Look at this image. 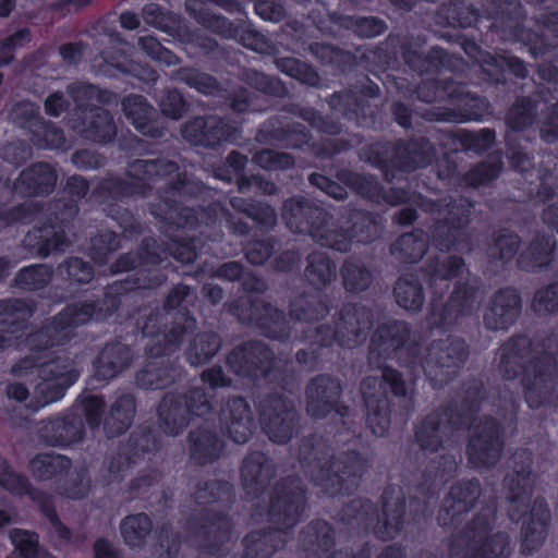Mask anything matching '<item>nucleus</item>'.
<instances>
[{"mask_svg": "<svg viewBox=\"0 0 558 558\" xmlns=\"http://www.w3.org/2000/svg\"><path fill=\"white\" fill-rule=\"evenodd\" d=\"M223 268L226 271L229 269L232 270V278H235L240 272V268L238 267L236 264H228V265H225Z\"/></svg>", "mask_w": 558, "mask_h": 558, "instance_id": "a18cd8bd", "label": "nucleus"}, {"mask_svg": "<svg viewBox=\"0 0 558 558\" xmlns=\"http://www.w3.org/2000/svg\"><path fill=\"white\" fill-rule=\"evenodd\" d=\"M125 114L132 120L137 129H143L146 120L151 114V108L145 102L142 96H129L123 101Z\"/></svg>", "mask_w": 558, "mask_h": 558, "instance_id": "9b49d317", "label": "nucleus"}, {"mask_svg": "<svg viewBox=\"0 0 558 558\" xmlns=\"http://www.w3.org/2000/svg\"><path fill=\"white\" fill-rule=\"evenodd\" d=\"M293 420H294V413H292V412L287 413L286 417L282 418L280 422L279 433L276 430L275 426H271L268 429L270 439H272L275 442L287 441L292 435Z\"/></svg>", "mask_w": 558, "mask_h": 558, "instance_id": "6ab92c4d", "label": "nucleus"}, {"mask_svg": "<svg viewBox=\"0 0 558 558\" xmlns=\"http://www.w3.org/2000/svg\"><path fill=\"white\" fill-rule=\"evenodd\" d=\"M545 220H546V222L550 223L555 228H558V222H555L554 220H550V218L548 217V214H545Z\"/></svg>", "mask_w": 558, "mask_h": 558, "instance_id": "864d4df0", "label": "nucleus"}, {"mask_svg": "<svg viewBox=\"0 0 558 558\" xmlns=\"http://www.w3.org/2000/svg\"><path fill=\"white\" fill-rule=\"evenodd\" d=\"M143 46L146 48L148 47L150 51L148 52L149 56L153 58H159L160 57V46L157 41H155L153 38H147L143 40Z\"/></svg>", "mask_w": 558, "mask_h": 558, "instance_id": "ea45409f", "label": "nucleus"}, {"mask_svg": "<svg viewBox=\"0 0 558 558\" xmlns=\"http://www.w3.org/2000/svg\"><path fill=\"white\" fill-rule=\"evenodd\" d=\"M248 468H250V463H248V461H246L244 464L243 471H242L243 475H246V473L248 472Z\"/></svg>", "mask_w": 558, "mask_h": 558, "instance_id": "4d7b16f0", "label": "nucleus"}, {"mask_svg": "<svg viewBox=\"0 0 558 558\" xmlns=\"http://www.w3.org/2000/svg\"><path fill=\"white\" fill-rule=\"evenodd\" d=\"M170 97L174 101L175 106L173 108H169L166 104H162L161 108L166 114L177 119L181 116L183 104L181 97L178 94H171Z\"/></svg>", "mask_w": 558, "mask_h": 558, "instance_id": "2f4dec72", "label": "nucleus"}, {"mask_svg": "<svg viewBox=\"0 0 558 558\" xmlns=\"http://www.w3.org/2000/svg\"><path fill=\"white\" fill-rule=\"evenodd\" d=\"M392 330H393V333L391 335V339L387 340V344H388V347H390L393 343H396V345L399 347L401 341L403 340V336H399V333L400 332L407 333L408 332L407 327L404 324L398 323L392 326Z\"/></svg>", "mask_w": 558, "mask_h": 558, "instance_id": "f704fd0d", "label": "nucleus"}, {"mask_svg": "<svg viewBox=\"0 0 558 558\" xmlns=\"http://www.w3.org/2000/svg\"><path fill=\"white\" fill-rule=\"evenodd\" d=\"M8 397L17 401H24L27 396V389L21 384H12L7 389Z\"/></svg>", "mask_w": 558, "mask_h": 558, "instance_id": "473e14b6", "label": "nucleus"}, {"mask_svg": "<svg viewBox=\"0 0 558 558\" xmlns=\"http://www.w3.org/2000/svg\"><path fill=\"white\" fill-rule=\"evenodd\" d=\"M13 9L12 0H0V17L7 16Z\"/></svg>", "mask_w": 558, "mask_h": 558, "instance_id": "a19ab883", "label": "nucleus"}, {"mask_svg": "<svg viewBox=\"0 0 558 558\" xmlns=\"http://www.w3.org/2000/svg\"><path fill=\"white\" fill-rule=\"evenodd\" d=\"M62 532H63V536H65L68 533H66V530L65 529H62Z\"/></svg>", "mask_w": 558, "mask_h": 558, "instance_id": "e2e57ef3", "label": "nucleus"}, {"mask_svg": "<svg viewBox=\"0 0 558 558\" xmlns=\"http://www.w3.org/2000/svg\"><path fill=\"white\" fill-rule=\"evenodd\" d=\"M4 345V340L0 341V347Z\"/></svg>", "mask_w": 558, "mask_h": 558, "instance_id": "0e129e2a", "label": "nucleus"}, {"mask_svg": "<svg viewBox=\"0 0 558 558\" xmlns=\"http://www.w3.org/2000/svg\"><path fill=\"white\" fill-rule=\"evenodd\" d=\"M13 371L19 375L37 374L39 381L35 385L37 403L32 405L34 409L59 401L78 378V372L69 359L53 360L49 352L23 360Z\"/></svg>", "mask_w": 558, "mask_h": 558, "instance_id": "f257e3e1", "label": "nucleus"}, {"mask_svg": "<svg viewBox=\"0 0 558 558\" xmlns=\"http://www.w3.org/2000/svg\"><path fill=\"white\" fill-rule=\"evenodd\" d=\"M3 276V265L2 263L0 262V278Z\"/></svg>", "mask_w": 558, "mask_h": 558, "instance_id": "052dcab7", "label": "nucleus"}, {"mask_svg": "<svg viewBox=\"0 0 558 558\" xmlns=\"http://www.w3.org/2000/svg\"><path fill=\"white\" fill-rule=\"evenodd\" d=\"M247 258H248L252 263H255V264H257V263H260V262H262V259L256 258V257L253 255V253H252V252H248V253H247Z\"/></svg>", "mask_w": 558, "mask_h": 558, "instance_id": "3c124183", "label": "nucleus"}, {"mask_svg": "<svg viewBox=\"0 0 558 558\" xmlns=\"http://www.w3.org/2000/svg\"><path fill=\"white\" fill-rule=\"evenodd\" d=\"M87 487H88V485L84 484L82 486V488H80L78 490L70 489V490L66 492V494L71 498H80V497H82L85 494V492L87 490Z\"/></svg>", "mask_w": 558, "mask_h": 558, "instance_id": "37998d69", "label": "nucleus"}, {"mask_svg": "<svg viewBox=\"0 0 558 558\" xmlns=\"http://www.w3.org/2000/svg\"><path fill=\"white\" fill-rule=\"evenodd\" d=\"M462 272V263L460 259L458 258H453L452 260H450V264H449V267L448 269L445 270H437L433 278H432V283H436V281L438 279L440 280H446L447 277H454V276H458L459 274Z\"/></svg>", "mask_w": 558, "mask_h": 558, "instance_id": "cd10ccee", "label": "nucleus"}, {"mask_svg": "<svg viewBox=\"0 0 558 558\" xmlns=\"http://www.w3.org/2000/svg\"><path fill=\"white\" fill-rule=\"evenodd\" d=\"M0 485L4 486L7 489L22 495L28 492L26 481L14 473L7 465L5 461L0 457Z\"/></svg>", "mask_w": 558, "mask_h": 558, "instance_id": "dca6fc26", "label": "nucleus"}, {"mask_svg": "<svg viewBox=\"0 0 558 558\" xmlns=\"http://www.w3.org/2000/svg\"><path fill=\"white\" fill-rule=\"evenodd\" d=\"M415 219V214L412 209H405L400 217L402 223H410Z\"/></svg>", "mask_w": 558, "mask_h": 558, "instance_id": "79ce46f5", "label": "nucleus"}, {"mask_svg": "<svg viewBox=\"0 0 558 558\" xmlns=\"http://www.w3.org/2000/svg\"><path fill=\"white\" fill-rule=\"evenodd\" d=\"M96 129H99V125H95ZM112 125H111V120L109 119L108 114L105 116L104 118V131L102 133L100 134V131L97 130L96 133H97V137L101 141L106 140V136L107 135H110L112 133Z\"/></svg>", "mask_w": 558, "mask_h": 558, "instance_id": "58836bf2", "label": "nucleus"}, {"mask_svg": "<svg viewBox=\"0 0 558 558\" xmlns=\"http://www.w3.org/2000/svg\"><path fill=\"white\" fill-rule=\"evenodd\" d=\"M203 379L211 386H219L223 384L222 373L220 369H210L205 372L203 374Z\"/></svg>", "mask_w": 558, "mask_h": 558, "instance_id": "c9c22d12", "label": "nucleus"}, {"mask_svg": "<svg viewBox=\"0 0 558 558\" xmlns=\"http://www.w3.org/2000/svg\"><path fill=\"white\" fill-rule=\"evenodd\" d=\"M329 189L330 190H328L327 193L331 194L333 197H337V198L342 197V192L340 191V189L338 186L330 185Z\"/></svg>", "mask_w": 558, "mask_h": 558, "instance_id": "49530a36", "label": "nucleus"}, {"mask_svg": "<svg viewBox=\"0 0 558 558\" xmlns=\"http://www.w3.org/2000/svg\"><path fill=\"white\" fill-rule=\"evenodd\" d=\"M191 411L194 412L195 414H203V412L198 408H195L194 405H192Z\"/></svg>", "mask_w": 558, "mask_h": 558, "instance_id": "13d9d810", "label": "nucleus"}, {"mask_svg": "<svg viewBox=\"0 0 558 558\" xmlns=\"http://www.w3.org/2000/svg\"><path fill=\"white\" fill-rule=\"evenodd\" d=\"M95 558H117L114 547L105 539H98L95 544Z\"/></svg>", "mask_w": 558, "mask_h": 558, "instance_id": "c756f323", "label": "nucleus"}, {"mask_svg": "<svg viewBox=\"0 0 558 558\" xmlns=\"http://www.w3.org/2000/svg\"><path fill=\"white\" fill-rule=\"evenodd\" d=\"M64 107L62 96L53 94L46 99L45 108L46 111L51 116H58Z\"/></svg>", "mask_w": 558, "mask_h": 558, "instance_id": "7c9ffc66", "label": "nucleus"}, {"mask_svg": "<svg viewBox=\"0 0 558 558\" xmlns=\"http://www.w3.org/2000/svg\"><path fill=\"white\" fill-rule=\"evenodd\" d=\"M401 244L404 245V246L415 245V247L417 248V253L411 254L412 258L420 257L424 253V251H425L424 242L423 241H415L414 236L411 235V234L403 235L401 238Z\"/></svg>", "mask_w": 558, "mask_h": 558, "instance_id": "72a5a7b5", "label": "nucleus"}, {"mask_svg": "<svg viewBox=\"0 0 558 558\" xmlns=\"http://www.w3.org/2000/svg\"><path fill=\"white\" fill-rule=\"evenodd\" d=\"M56 182V174L50 166L39 163L24 171L17 181V187L26 185L29 193L48 192Z\"/></svg>", "mask_w": 558, "mask_h": 558, "instance_id": "423d86ee", "label": "nucleus"}, {"mask_svg": "<svg viewBox=\"0 0 558 558\" xmlns=\"http://www.w3.org/2000/svg\"><path fill=\"white\" fill-rule=\"evenodd\" d=\"M337 250L339 251H342V250H347V245L345 244H340V243H335L332 244Z\"/></svg>", "mask_w": 558, "mask_h": 558, "instance_id": "6e6d98bb", "label": "nucleus"}, {"mask_svg": "<svg viewBox=\"0 0 558 558\" xmlns=\"http://www.w3.org/2000/svg\"><path fill=\"white\" fill-rule=\"evenodd\" d=\"M468 454L475 468L494 464L500 456V442L496 432L489 427L477 437H473L468 447Z\"/></svg>", "mask_w": 558, "mask_h": 558, "instance_id": "20e7f679", "label": "nucleus"}, {"mask_svg": "<svg viewBox=\"0 0 558 558\" xmlns=\"http://www.w3.org/2000/svg\"><path fill=\"white\" fill-rule=\"evenodd\" d=\"M10 538L15 550L23 558H36L39 555L37 537L34 534L23 530H14L11 532Z\"/></svg>", "mask_w": 558, "mask_h": 558, "instance_id": "ddd939ff", "label": "nucleus"}, {"mask_svg": "<svg viewBox=\"0 0 558 558\" xmlns=\"http://www.w3.org/2000/svg\"><path fill=\"white\" fill-rule=\"evenodd\" d=\"M337 390L338 385L325 378L317 379L315 383H313L308 390L311 399L308 402V412L314 416L323 415L324 412L318 411L315 399H317V402L320 401V399L326 402L332 393H337Z\"/></svg>", "mask_w": 558, "mask_h": 558, "instance_id": "f8f14e48", "label": "nucleus"}, {"mask_svg": "<svg viewBox=\"0 0 558 558\" xmlns=\"http://www.w3.org/2000/svg\"><path fill=\"white\" fill-rule=\"evenodd\" d=\"M536 264H537V265H542V264H544V260H543V259H541V258H536Z\"/></svg>", "mask_w": 558, "mask_h": 558, "instance_id": "680f3d73", "label": "nucleus"}, {"mask_svg": "<svg viewBox=\"0 0 558 558\" xmlns=\"http://www.w3.org/2000/svg\"><path fill=\"white\" fill-rule=\"evenodd\" d=\"M147 376H148V373H146V372L140 374L137 377L138 383L141 385L149 387V388H162L163 386H166V383H162L161 380H158L155 383L154 380L147 379L146 378Z\"/></svg>", "mask_w": 558, "mask_h": 558, "instance_id": "4c0bfd02", "label": "nucleus"}, {"mask_svg": "<svg viewBox=\"0 0 558 558\" xmlns=\"http://www.w3.org/2000/svg\"><path fill=\"white\" fill-rule=\"evenodd\" d=\"M158 412L165 424L166 433L177 434L186 424L185 410L177 401L163 400L159 405Z\"/></svg>", "mask_w": 558, "mask_h": 558, "instance_id": "1a4fd4ad", "label": "nucleus"}, {"mask_svg": "<svg viewBox=\"0 0 558 558\" xmlns=\"http://www.w3.org/2000/svg\"><path fill=\"white\" fill-rule=\"evenodd\" d=\"M68 272L75 281L78 282H87L93 276L90 266L78 258L70 260Z\"/></svg>", "mask_w": 558, "mask_h": 558, "instance_id": "4be33fe9", "label": "nucleus"}, {"mask_svg": "<svg viewBox=\"0 0 558 558\" xmlns=\"http://www.w3.org/2000/svg\"><path fill=\"white\" fill-rule=\"evenodd\" d=\"M384 31V24L375 19H364L359 26V33L362 36L374 37Z\"/></svg>", "mask_w": 558, "mask_h": 558, "instance_id": "bb28decb", "label": "nucleus"}, {"mask_svg": "<svg viewBox=\"0 0 558 558\" xmlns=\"http://www.w3.org/2000/svg\"><path fill=\"white\" fill-rule=\"evenodd\" d=\"M121 25L128 29H134L138 26L140 21L137 16L131 12H124L120 16Z\"/></svg>", "mask_w": 558, "mask_h": 558, "instance_id": "e433bc0d", "label": "nucleus"}, {"mask_svg": "<svg viewBox=\"0 0 558 558\" xmlns=\"http://www.w3.org/2000/svg\"><path fill=\"white\" fill-rule=\"evenodd\" d=\"M86 317H80V316H76L75 318H73L72 323L73 324H81V323H84L86 322Z\"/></svg>", "mask_w": 558, "mask_h": 558, "instance_id": "603ef678", "label": "nucleus"}, {"mask_svg": "<svg viewBox=\"0 0 558 558\" xmlns=\"http://www.w3.org/2000/svg\"><path fill=\"white\" fill-rule=\"evenodd\" d=\"M416 440L423 449L435 450L440 445L439 429L436 427V418L429 417L416 429Z\"/></svg>", "mask_w": 558, "mask_h": 558, "instance_id": "4468645a", "label": "nucleus"}, {"mask_svg": "<svg viewBox=\"0 0 558 558\" xmlns=\"http://www.w3.org/2000/svg\"><path fill=\"white\" fill-rule=\"evenodd\" d=\"M69 465L70 462L68 459L53 454L38 456L31 462L32 472L43 480L66 470Z\"/></svg>", "mask_w": 558, "mask_h": 558, "instance_id": "9d476101", "label": "nucleus"}, {"mask_svg": "<svg viewBox=\"0 0 558 558\" xmlns=\"http://www.w3.org/2000/svg\"><path fill=\"white\" fill-rule=\"evenodd\" d=\"M213 296L215 300H218L221 298V291L219 289H215L213 292Z\"/></svg>", "mask_w": 558, "mask_h": 558, "instance_id": "5fc2aeb1", "label": "nucleus"}, {"mask_svg": "<svg viewBox=\"0 0 558 558\" xmlns=\"http://www.w3.org/2000/svg\"><path fill=\"white\" fill-rule=\"evenodd\" d=\"M257 162L263 167L272 168L280 167L286 168L292 163L291 158L286 154H275L272 151H263L257 156Z\"/></svg>", "mask_w": 558, "mask_h": 558, "instance_id": "aec40b11", "label": "nucleus"}, {"mask_svg": "<svg viewBox=\"0 0 558 558\" xmlns=\"http://www.w3.org/2000/svg\"><path fill=\"white\" fill-rule=\"evenodd\" d=\"M122 351L123 350L120 347L105 349L98 360L97 375L106 379L114 376L120 369H122L124 364L120 361V359L117 361H111L113 355H120Z\"/></svg>", "mask_w": 558, "mask_h": 558, "instance_id": "2eb2a0df", "label": "nucleus"}, {"mask_svg": "<svg viewBox=\"0 0 558 558\" xmlns=\"http://www.w3.org/2000/svg\"><path fill=\"white\" fill-rule=\"evenodd\" d=\"M384 385L389 386L391 391L397 396H401L405 392L403 381L399 374L390 368L381 371L380 380L378 378H368L362 384V392L368 411L367 422L372 432L377 436H383L388 430V401L381 397L375 399V392H372V390L376 388H378V391L383 390Z\"/></svg>", "mask_w": 558, "mask_h": 558, "instance_id": "f03ea898", "label": "nucleus"}, {"mask_svg": "<svg viewBox=\"0 0 558 558\" xmlns=\"http://www.w3.org/2000/svg\"><path fill=\"white\" fill-rule=\"evenodd\" d=\"M395 295L397 303L407 311H418L423 304L421 288L408 278H402L398 281Z\"/></svg>", "mask_w": 558, "mask_h": 558, "instance_id": "6e6552de", "label": "nucleus"}, {"mask_svg": "<svg viewBox=\"0 0 558 558\" xmlns=\"http://www.w3.org/2000/svg\"><path fill=\"white\" fill-rule=\"evenodd\" d=\"M478 493L477 483H468L463 486L454 487L450 494L453 498L458 499L459 505H469L478 496Z\"/></svg>", "mask_w": 558, "mask_h": 558, "instance_id": "5701e85b", "label": "nucleus"}, {"mask_svg": "<svg viewBox=\"0 0 558 558\" xmlns=\"http://www.w3.org/2000/svg\"><path fill=\"white\" fill-rule=\"evenodd\" d=\"M519 312V298L512 290L498 293L485 312L484 320L488 328L504 329L514 319Z\"/></svg>", "mask_w": 558, "mask_h": 558, "instance_id": "7ed1b4c3", "label": "nucleus"}, {"mask_svg": "<svg viewBox=\"0 0 558 558\" xmlns=\"http://www.w3.org/2000/svg\"><path fill=\"white\" fill-rule=\"evenodd\" d=\"M47 272L46 268L44 266H33L24 268L19 274V282L24 286L25 288H36L39 286L43 280L40 277Z\"/></svg>", "mask_w": 558, "mask_h": 558, "instance_id": "a211bd4d", "label": "nucleus"}, {"mask_svg": "<svg viewBox=\"0 0 558 558\" xmlns=\"http://www.w3.org/2000/svg\"><path fill=\"white\" fill-rule=\"evenodd\" d=\"M223 420L235 442L241 444L248 439L252 433L250 410L243 399L239 398L229 402L227 410L223 411Z\"/></svg>", "mask_w": 558, "mask_h": 558, "instance_id": "39448f33", "label": "nucleus"}, {"mask_svg": "<svg viewBox=\"0 0 558 558\" xmlns=\"http://www.w3.org/2000/svg\"><path fill=\"white\" fill-rule=\"evenodd\" d=\"M368 274L362 270L351 272L349 268L345 269L344 283L349 290L356 291L363 289L368 284Z\"/></svg>", "mask_w": 558, "mask_h": 558, "instance_id": "b1692460", "label": "nucleus"}, {"mask_svg": "<svg viewBox=\"0 0 558 558\" xmlns=\"http://www.w3.org/2000/svg\"><path fill=\"white\" fill-rule=\"evenodd\" d=\"M545 537V522H538L536 524V527L529 533L527 529L524 532V541L523 546L527 550H533L535 547H537Z\"/></svg>", "mask_w": 558, "mask_h": 558, "instance_id": "393cba45", "label": "nucleus"}, {"mask_svg": "<svg viewBox=\"0 0 558 558\" xmlns=\"http://www.w3.org/2000/svg\"><path fill=\"white\" fill-rule=\"evenodd\" d=\"M151 523L146 514L140 513L128 517L121 524V534L131 547L141 546L150 532Z\"/></svg>", "mask_w": 558, "mask_h": 558, "instance_id": "0eeeda50", "label": "nucleus"}, {"mask_svg": "<svg viewBox=\"0 0 558 558\" xmlns=\"http://www.w3.org/2000/svg\"><path fill=\"white\" fill-rule=\"evenodd\" d=\"M311 180H312V182H313V183H315V184H318V182H320V181H322V182H326L325 178H323V177H318V175H313V177L311 178Z\"/></svg>", "mask_w": 558, "mask_h": 558, "instance_id": "8fccbe9b", "label": "nucleus"}, {"mask_svg": "<svg viewBox=\"0 0 558 558\" xmlns=\"http://www.w3.org/2000/svg\"><path fill=\"white\" fill-rule=\"evenodd\" d=\"M13 521L12 514L0 510V527Z\"/></svg>", "mask_w": 558, "mask_h": 558, "instance_id": "c03bdc74", "label": "nucleus"}, {"mask_svg": "<svg viewBox=\"0 0 558 558\" xmlns=\"http://www.w3.org/2000/svg\"><path fill=\"white\" fill-rule=\"evenodd\" d=\"M206 342L207 348L202 349V353L197 355L195 359L192 357V353H190L189 359L192 364H199L207 361L211 355H214L219 349V340L215 336H203L197 340V344H202Z\"/></svg>", "mask_w": 558, "mask_h": 558, "instance_id": "412c9836", "label": "nucleus"}, {"mask_svg": "<svg viewBox=\"0 0 558 558\" xmlns=\"http://www.w3.org/2000/svg\"><path fill=\"white\" fill-rule=\"evenodd\" d=\"M504 548H505V544L504 543H498L495 545L494 549H493V553L495 554H502L504 553Z\"/></svg>", "mask_w": 558, "mask_h": 558, "instance_id": "de8ad7c7", "label": "nucleus"}, {"mask_svg": "<svg viewBox=\"0 0 558 558\" xmlns=\"http://www.w3.org/2000/svg\"><path fill=\"white\" fill-rule=\"evenodd\" d=\"M197 88H198L201 92L205 93V94L210 93L208 89L203 88V87H201V86H197Z\"/></svg>", "mask_w": 558, "mask_h": 558, "instance_id": "bf43d9fd", "label": "nucleus"}, {"mask_svg": "<svg viewBox=\"0 0 558 558\" xmlns=\"http://www.w3.org/2000/svg\"><path fill=\"white\" fill-rule=\"evenodd\" d=\"M517 66H518V75H521V76H524L526 71H525V68L519 62L517 61Z\"/></svg>", "mask_w": 558, "mask_h": 558, "instance_id": "09e8293b", "label": "nucleus"}, {"mask_svg": "<svg viewBox=\"0 0 558 558\" xmlns=\"http://www.w3.org/2000/svg\"><path fill=\"white\" fill-rule=\"evenodd\" d=\"M496 245L500 250V257L507 259L517 251L519 239L514 234L502 235L498 239Z\"/></svg>", "mask_w": 558, "mask_h": 558, "instance_id": "a878e982", "label": "nucleus"}, {"mask_svg": "<svg viewBox=\"0 0 558 558\" xmlns=\"http://www.w3.org/2000/svg\"><path fill=\"white\" fill-rule=\"evenodd\" d=\"M104 401L96 396H89L85 398L84 401V411L89 418V421H94L97 414L102 410Z\"/></svg>", "mask_w": 558, "mask_h": 558, "instance_id": "c85d7f7f", "label": "nucleus"}, {"mask_svg": "<svg viewBox=\"0 0 558 558\" xmlns=\"http://www.w3.org/2000/svg\"><path fill=\"white\" fill-rule=\"evenodd\" d=\"M533 306L537 312H550L558 308V284L538 291L534 296Z\"/></svg>", "mask_w": 558, "mask_h": 558, "instance_id": "f3484780", "label": "nucleus"}]
</instances>
